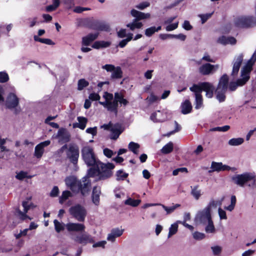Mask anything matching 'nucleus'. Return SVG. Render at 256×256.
Listing matches in <instances>:
<instances>
[{
    "label": "nucleus",
    "instance_id": "obj_36",
    "mask_svg": "<svg viewBox=\"0 0 256 256\" xmlns=\"http://www.w3.org/2000/svg\"><path fill=\"white\" fill-rule=\"evenodd\" d=\"M140 202L141 200H134L130 198H128L124 202V204L126 205H128L133 207H136L140 204Z\"/></svg>",
    "mask_w": 256,
    "mask_h": 256
},
{
    "label": "nucleus",
    "instance_id": "obj_22",
    "mask_svg": "<svg viewBox=\"0 0 256 256\" xmlns=\"http://www.w3.org/2000/svg\"><path fill=\"white\" fill-rule=\"evenodd\" d=\"M122 132L121 126L119 124H116L111 128L110 138L112 140H116Z\"/></svg>",
    "mask_w": 256,
    "mask_h": 256
},
{
    "label": "nucleus",
    "instance_id": "obj_14",
    "mask_svg": "<svg viewBox=\"0 0 256 256\" xmlns=\"http://www.w3.org/2000/svg\"><path fill=\"white\" fill-rule=\"evenodd\" d=\"M22 206L24 207V211L22 212L19 208H16V212L18 214V216L20 220H26V218L31 220L32 218L26 215V213L30 208V206L28 204V202L23 201L22 202Z\"/></svg>",
    "mask_w": 256,
    "mask_h": 256
},
{
    "label": "nucleus",
    "instance_id": "obj_2",
    "mask_svg": "<svg viewBox=\"0 0 256 256\" xmlns=\"http://www.w3.org/2000/svg\"><path fill=\"white\" fill-rule=\"evenodd\" d=\"M64 181L66 186L72 192H80L82 196H84L88 192L91 186L90 180L86 176L78 180L75 176H70L66 177Z\"/></svg>",
    "mask_w": 256,
    "mask_h": 256
},
{
    "label": "nucleus",
    "instance_id": "obj_53",
    "mask_svg": "<svg viewBox=\"0 0 256 256\" xmlns=\"http://www.w3.org/2000/svg\"><path fill=\"white\" fill-rule=\"evenodd\" d=\"M212 14L213 12L199 14L198 16L201 19L202 24H204V23H205L207 21V20L212 16Z\"/></svg>",
    "mask_w": 256,
    "mask_h": 256
},
{
    "label": "nucleus",
    "instance_id": "obj_7",
    "mask_svg": "<svg viewBox=\"0 0 256 256\" xmlns=\"http://www.w3.org/2000/svg\"><path fill=\"white\" fill-rule=\"evenodd\" d=\"M69 212L73 218L80 222H84L87 214L86 209L80 204L71 206Z\"/></svg>",
    "mask_w": 256,
    "mask_h": 256
},
{
    "label": "nucleus",
    "instance_id": "obj_52",
    "mask_svg": "<svg viewBox=\"0 0 256 256\" xmlns=\"http://www.w3.org/2000/svg\"><path fill=\"white\" fill-rule=\"evenodd\" d=\"M9 80L8 74L5 72H0V82L4 83L7 82Z\"/></svg>",
    "mask_w": 256,
    "mask_h": 256
},
{
    "label": "nucleus",
    "instance_id": "obj_42",
    "mask_svg": "<svg viewBox=\"0 0 256 256\" xmlns=\"http://www.w3.org/2000/svg\"><path fill=\"white\" fill-rule=\"evenodd\" d=\"M132 36H133L132 34L130 33L128 35V37L122 40L119 42L118 45V46L121 48H124L127 44L128 42H129L132 39Z\"/></svg>",
    "mask_w": 256,
    "mask_h": 256
},
{
    "label": "nucleus",
    "instance_id": "obj_47",
    "mask_svg": "<svg viewBox=\"0 0 256 256\" xmlns=\"http://www.w3.org/2000/svg\"><path fill=\"white\" fill-rule=\"evenodd\" d=\"M207 225L205 228V230L207 233H212L214 232L215 228L213 224V222L212 219L210 220V222H208Z\"/></svg>",
    "mask_w": 256,
    "mask_h": 256
},
{
    "label": "nucleus",
    "instance_id": "obj_54",
    "mask_svg": "<svg viewBox=\"0 0 256 256\" xmlns=\"http://www.w3.org/2000/svg\"><path fill=\"white\" fill-rule=\"evenodd\" d=\"M150 6V3L148 2H143L136 6V8L140 10H143L144 8L148 7Z\"/></svg>",
    "mask_w": 256,
    "mask_h": 256
},
{
    "label": "nucleus",
    "instance_id": "obj_44",
    "mask_svg": "<svg viewBox=\"0 0 256 256\" xmlns=\"http://www.w3.org/2000/svg\"><path fill=\"white\" fill-rule=\"evenodd\" d=\"M54 225L55 230L57 232H60L64 230V224L59 222L57 220H54Z\"/></svg>",
    "mask_w": 256,
    "mask_h": 256
},
{
    "label": "nucleus",
    "instance_id": "obj_6",
    "mask_svg": "<svg viewBox=\"0 0 256 256\" xmlns=\"http://www.w3.org/2000/svg\"><path fill=\"white\" fill-rule=\"evenodd\" d=\"M234 26L240 28H248L256 26V18L252 16H242L236 18Z\"/></svg>",
    "mask_w": 256,
    "mask_h": 256
},
{
    "label": "nucleus",
    "instance_id": "obj_35",
    "mask_svg": "<svg viewBox=\"0 0 256 256\" xmlns=\"http://www.w3.org/2000/svg\"><path fill=\"white\" fill-rule=\"evenodd\" d=\"M34 40L36 42H38L42 44L48 45H54L55 44L50 38H40L38 36L34 35Z\"/></svg>",
    "mask_w": 256,
    "mask_h": 256
},
{
    "label": "nucleus",
    "instance_id": "obj_21",
    "mask_svg": "<svg viewBox=\"0 0 256 256\" xmlns=\"http://www.w3.org/2000/svg\"><path fill=\"white\" fill-rule=\"evenodd\" d=\"M130 14L132 16L135 18L134 19L138 21L148 18L150 16L149 13H144L134 9L131 10Z\"/></svg>",
    "mask_w": 256,
    "mask_h": 256
},
{
    "label": "nucleus",
    "instance_id": "obj_50",
    "mask_svg": "<svg viewBox=\"0 0 256 256\" xmlns=\"http://www.w3.org/2000/svg\"><path fill=\"white\" fill-rule=\"evenodd\" d=\"M230 128V126H229L226 125L223 126H217L212 128L210 129V132H226Z\"/></svg>",
    "mask_w": 256,
    "mask_h": 256
},
{
    "label": "nucleus",
    "instance_id": "obj_59",
    "mask_svg": "<svg viewBox=\"0 0 256 256\" xmlns=\"http://www.w3.org/2000/svg\"><path fill=\"white\" fill-rule=\"evenodd\" d=\"M27 172L24 171H20L16 176V178L18 180H23L27 176Z\"/></svg>",
    "mask_w": 256,
    "mask_h": 256
},
{
    "label": "nucleus",
    "instance_id": "obj_49",
    "mask_svg": "<svg viewBox=\"0 0 256 256\" xmlns=\"http://www.w3.org/2000/svg\"><path fill=\"white\" fill-rule=\"evenodd\" d=\"M106 95L108 96V98L112 99V94L106 92H105V94L104 96V97L106 98V100L104 102H99V103L100 104L103 106L104 108H107L109 101L108 100V98L106 97Z\"/></svg>",
    "mask_w": 256,
    "mask_h": 256
},
{
    "label": "nucleus",
    "instance_id": "obj_12",
    "mask_svg": "<svg viewBox=\"0 0 256 256\" xmlns=\"http://www.w3.org/2000/svg\"><path fill=\"white\" fill-rule=\"evenodd\" d=\"M218 64H212L210 63H206L202 64L198 68L199 72L203 76L212 74L219 68Z\"/></svg>",
    "mask_w": 256,
    "mask_h": 256
},
{
    "label": "nucleus",
    "instance_id": "obj_9",
    "mask_svg": "<svg viewBox=\"0 0 256 256\" xmlns=\"http://www.w3.org/2000/svg\"><path fill=\"white\" fill-rule=\"evenodd\" d=\"M66 158L74 165H76L80 156L78 147L76 144H70L66 152Z\"/></svg>",
    "mask_w": 256,
    "mask_h": 256
},
{
    "label": "nucleus",
    "instance_id": "obj_23",
    "mask_svg": "<svg viewBox=\"0 0 256 256\" xmlns=\"http://www.w3.org/2000/svg\"><path fill=\"white\" fill-rule=\"evenodd\" d=\"M99 34L98 32H96L94 34H89L86 36H84L82 38V45L88 46L90 44L91 42L96 40Z\"/></svg>",
    "mask_w": 256,
    "mask_h": 256
},
{
    "label": "nucleus",
    "instance_id": "obj_1",
    "mask_svg": "<svg viewBox=\"0 0 256 256\" xmlns=\"http://www.w3.org/2000/svg\"><path fill=\"white\" fill-rule=\"evenodd\" d=\"M114 166L112 163L104 164L100 162L94 168H90L88 170L87 176L92 178L96 176V182L105 180L112 176V170Z\"/></svg>",
    "mask_w": 256,
    "mask_h": 256
},
{
    "label": "nucleus",
    "instance_id": "obj_55",
    "mask_svg": "<svg viewBox=\"0 0 256 256\" xmlns=\"http://www.w3.org/2000/svg\"><path fill=\"white\" fill-rule=\"evenodd\" d=\"M193 238L196 240H201L205 238V234L198 232H195L193 234Z\"/></svg>",
    "mask_w": 256,
    "mask_h": 256
},
{
    "label": "nucleus",
    "instance_id": "obj_46",
    "mask_svg": "<svg viewBox=\"0 0 256 256\" xmlns=\"http://www.w3.org/2000/svg\"><path fill=\"white\" fill-rule=\"evenodd\" d=\"M160 206H161L163 208L166 212L167 214H170L176 208L180 206V204H176L175 205L170 207L166 206L162 204H160Z\"/></svg>",
    "mask_w": 256,
    "mask_h": 256
},
{
    "label": "nucleus",
    "instance_id": "obj_60",
    "mask_svg": "<svg viewBox=\"0 0 256 256\" xmlns=\"http://www.w3.org/2000/svg\"><path fill=\"white\" fill-rule=\"evenodd\" d=\"M178 22H176L172 24H170L166 27V30L168 32L176 30L178 27Z\"/></svg>",
    "mask_w": 256,
    "mask_h": 256
},
{
    "label": "nucleus",
    "instance_id": "obj_30",
    "mask_svg": "<svg viewBox=\"0 0 256 256\" xmlns=\"http://www.w3.org/2000/svg\"><path fill=\"white\" fill-rule=\"evenodd\" d=\"M162 112L158 110L153 112L150 116V120L154 122H162L165 120V118H158V115H163Z\"/></svg>",
    "mask_w": 256,
    "mask_h": 256
},
{
    "label": "nucleus",
    "instance_id": "obj_37",
    "mask_svg": "<svg viewBox=\"0 0 256 256\" xmlns=\"http://www.w3.org/2000/svg\"><path fill=\"white\" fill-rule=\"evenodd\" d=\"M77 120L78 122V123L76 124L77 127L81 130H84L88 122L87 118L83 116H78Z\"/></svg>",
    "mask_w": 256,
    "mask_h": 256
},
{
    "label": "nucleus",
    "instance_id": "obj_13",
    "mask_svg": "<svg viewBox=\"0 0 256 256\" xmlns=\"http://www.w3.org/2000/svg\"><path fill=\"white\" fill-rule=\"evenodd\" d=\"M244 56L242 54L236 56L232 62V70L231 72V76L234 78L237 76L240 70V68L243 61Z\"/></svg>",
    "mask_w": 256,
    "mask_h": 256
},
{
    "label": "nucleus",
    "instance_id": "obj_43",
    "mask_svg": "<svg viewBox=\"0 0 256 256\" xmlns=\"http://www.w3.org/2000/svg\"><path fill=\"white\" fill-rule=\"evenodd\" d=\"M178 222L171 225L169 228V232L168 234V238H170L172 236L176 234L178 231Z\"/></svg>",
    "mask_w": 256,
    "mask_h": 256
},
{
    "label": "nucleus",
    "instance_id": "obj_18",
    "mask_svg": "<svg viewBox=\"0 0 256 256\" xmlns=\"http://www.w3.org/2000/svg\"><path fill=\"white\" fill-rule=\"evenodd\" d=\"M68 232H82L84 230L85 226L82 224L69 222L66 224Z\"/></svg>",
    "mask_w": 256,
    "mask_h": 256
},
{
    "label": "nucleus",
    "instance_id": "obj_24",
    "mask_svg": "<svg viewBox=\"0 0 256 256\" xmlns=\"http://www.w3.org/2000/svg\"><path fill=\"white\" fill-rule=\"evenodd\" d=\"M57 136L66 142H68L70 140V134L64 128L59 129L58 132Z\"/></svg>",
    "mask_w": 256,
    "mask_h": 256
},
{
    "label": "nucleus",
    "instance_id": "obj_5",
    "mask_svg": "<svg viewBox=\"0 0 256 256\" xmlns=\"http://www.w3.org/2000/svg\"><path fill=\"white\" fill-rule=\"evenodd\" d=\"M190 90L192 92H200V94L202 91L206 92V96L208 98H212L214 95L215 88L213 84L208 82H202L198 84H194Z\"/></svg>",
    "mask_w": 256,
    "mask_h": 256
},
{
    "label": "nucleus",
    "instance_id": "obj_45",
    "mask_svg": "<svg viewBox=\"0 0 256 256\" xmlns=\"http://www.w3.org/2000/svg\"><path fill=\"white\" fill-rule=\"evenodd\" d=\"M116 176L117 180H124L128 176V174L124 172L122 170H120L116 172Z\"/></svg>",
    "mask_w": 256,
    "mask_h": 256
},
{
    "label": "nucleus",
    "instance_id": "obj_19",
    "mask_svg": "<svg viewBox=\"0 0 256 256\" xmlns=\"http://www.w3.org/2000/svg\"><path fill=\"white\" fill-rule=\"evenodd\" d=\"M210 168L212 170L208 171L209 172H220L224 170H230V166L227 165H224L222 162H212L211 164Z\"/></svg>",
    "mask_w": 256,
    "mask_h": 256
},
{
    "label": "nucleus",
    "instance_id": "obj_31",
    "mask_svg": "<svg viewBox=\"0 0 256 256\" xmlns=\"http://www.w3.org/2000/svg\"><path fill=\"white\" fill-rule=\"evenodd\" d=\"M174 149V144L172 142H170L164 145L160 150L162 154H166L170 153Z\"/></svg>",
    "mask_w": 256,
    "mask_h": 256
},
{
    "label": "nucleus",
    "instance_id": "obj_27",
    "mask_svg": "<svg viewBox=\"0 0 256 256\" xmlns=\"http://www.w3.org/2000/svg\"><path fill=\"white\" fill-rule=\"evenodd\" d=\"M195 96V108L199 109L202 105V98L200 92H194Z\"/></svg>",
    "mask_w": 256,
    "mask_h": 256
},
{
    "label": "nucleus",
    "instance_id": "obj_3",
    "mask_svg": "<svg viewBox=\"0 0 256 256\" xmlns=\"http://www.w3.org/2000/svg\"><path fill=\"white\" fill-rule=\"evenodd\" d=\"M252 69V64L249 62L241 70L240 78L238 79L236 82L230 84L229 89L231 91L235 90L238 86L245 84L250 78V74Z\"/></svg>",
    "mask_w": 256,
    "mask_h": 256
},
{
    "label": "nucleus",
    "instance_id": "obj_11",
    "mask_svg": "<svg viewBox=\"0 0 256 256\" xmlns=\"http://www.w3.org/2000/svg\"><path fill=\"white\" fill-rule=\"evenodd\" d=\"M252 178L251 172H246L242 174L234 176L232 178V180L236 185L240 187H244L246 184L250 182Z\"/></svg>",
    "mask_w": 256,
    "mask_h": 256
},
{
    "label": "nucleus",
    "instance_id": "obj_41",
    "mask_svg": "<svg viewBox=\"0 0 256 256\" xmlns=\"http://www.w3.org/2000/svg\"><path fill=\"white\" fill-rule=\"evenodd\" d=\"M44 152V149L42 148L39 144H37L34 148V156L37 158H40Z\"/></svg>",
    "mask_w": 256,
    "mask_h": 256
},
{
    "label": "nucleus",
    "instance_id": "obj_34",
    "mask_svg": "<svg viewBox=\"0 0 256 256\" xmlns=\"http://www.w3.org/2000/svg\"><path fill=\"white\" fill-rule=\"evenodd\" d=\"M118 107V103H117L116 100H113L112 102L109 101L107 109L108 110L114 112L115 114H117Z\"/></svg>",
    "mask_w": 256,
    "mask_h": 256
},
{
    "label": "nucleus",
    "instance_id": "obj_26",
    "mask_svg": "<svg viewBox=\"0 0 256 256\" xmlns=\"http://www.w3.org/2000/svg\"><path fill=\"white\" fill-rule=\"evenodd\" d=\"M110 42L104 40L96 41L92 45V48L96 49H100V48H106L110 46Z\"/></svg>",
    "mask_w": 256,
    "mask_h": 256
},
{
    "label": "nucleus",
    "instance_id": "obj_28",
    "mask_svg": "<svg viewBox=\"0 0 256 256\" xmlns=\"http://www.w3.org/2000/svg\"><path fill=\"white\" fill-rule=\"evenodd\" d=\"M143 24L141 22H138V20L134 19L132 22L128 23L126 24V26L131 30H134L135 29H140L141 28Z\"/></svg>",
    "mask_w": 256,
    "mask_h": 256
},
{
    "label": "nucleus",
    "instance_id": "obj_58",
    "mask_svg": "<svg viewBox=\"0 0 256 256\" xmlns=\"http://www.w3.org/2000/svg\"><path fill=\"white\" fill-rule=\"evenodd\" d=\"M59 192L58 188L57 186H54L50 192V196L52 198L56 197L58 196Z\"/></svg>",
    "mask_w": 256,
    "mask_h": 256
},
{
    "label": "nucleus",
    "instance_id": "obj_4",
    "mask_svg": "<svg viewBox=\"0 0 256 256\" xmlns=\"http://www.w3.org/2000/svg\"><path fill=\"white\" fill-rule=\"evenodd\" d=\"M82 156L85 164L88 166L94 168L98 164L100 161L96 157L93 148L90 146H84L81 150Z\"/></svg>",
    "mask_w": 256,
    "mask_h": 256
},
{
    "label": "nucleus",
    "instance_id": "obj_33",
    "mask_svg": "<svg viewBox=\"0 0 256 256\" xmlns=\"http://www.w3.org/2000/svg\"><path fill=\"white\" fill-rule=\"evenodd\" d=\"M228 77L226 74H223L220 78L218 86L228 88Z\"/></svg>",
    "mask_w": 256,
    "mask_h": 256
},
{
    "label": "nucleus",
    "instance_id": "obj_15",
    "mask_svg": "<svg viewBox=\"0 0 256 256\" xmlns=\"http://www.w3.org/2000/svg\"><path fill=\"white\" fill-rule=\"evenodd\" d=\"M90 28L96 30L106 31L110 30L109 26L104 22L93 20L90 24Z\"/></svg>",
    "mask_w": 256,
    "mask_h": 256
},
{
    "label": "nucleus",
    "instance_id": "obj_57",
    "mask_svg": "<svg viewBox=\"0 0 256 256\" xmlns=\"http://www.w3.org/2000/svg\"><path fill=\"white\" fill-rule=\"evenodd\" d=\"M175 128L174 130L168 133L167 136H170L171 134L180 131L182 129L181 126L176 121H174Z\"/></svg>",
    "mask_w": 256,
    "mask_h": 256
},
{
    "label": "nucleus",
    "instance_id": "obj_32",
    "mask_svg": "<svg viewBox=\"0 0 256 256\" xmlns=\"http://www.w3.org/2000/svg\"><path fill=\"white\" fill-rule=\"evenodd\" d=\"M129 150L132 152L134 154H139V148L140 145L136 142H131L128 145Z\"/></svg>",
    "mask_w": 256,
    "mask_h": 256
},
{
    "label": "nucleus",
    "instance_id": "obj_20",
    "mask_svg": "<svg viewBox=\"0 0 256 256\" xmlns=\"http://www.w3.org/2000/svg\"><path fill=\"white\" fill-rule=\"evenodd\" d=\"M227 90V88L217 86L215 90V94H216V98L220 102H223L225 100V94Z\"/></svg>",
    "mask_w": 256,
    "mask_h": 256
},
{
    "label": "nucleus",
    "instance_id": "obj_64",
    "mask_svg": "<svg viewBox=\"0 0 256 256\" xmlns=\"http://www.w3.org/2000/svg\"><path fill=\"white\" fill-rule=\"evenodd\" d=\"M88 98L90 100L92 101L98 100L100 97L98 94L92 92L90 94Z\"/></svg>",
    "mask_w": 256,
    "mask_h": 256
},
{
    "label": "nucleus",
    "instance_id": "obj_63",
    "mask_svg": "<svg viewBox=\"0 0 256 256\" xmlns=\"http://www.w3.org/2000/svg\"><path fill=\"white\" fill-rule=\"evenodd\" d=\"M63 2L68 9L71 8L74 5V0H63Z\"/></svg>",
    "mask_w": 256,
    "mask_h": 256
},
{
    "label": "nucleus",
    "instance_id": "obj_10",
    "mask_svg": "<svg viewBox=\"0 0 256 256\" xmlns=\"http://www.w3.org/2000/svg\"><path fill=\"white\" fill-rule=\"evenodd\" d=\"M71 238L74 242L83 246H86L88 244H93L94 242V237L87 233L80 234H72Z\"/></svg>",
    "mask_w": 256,
    "mask_h": 256
},
{
    "label": "nucleus",
    "instance_id": "obj_56",
    "mask_svg": "<svg viewBox=\"0 0 256 256\" xmlns=\"http://www.w3.org/2000/svg\"><path fill=\"white\" fill-rule=\"evenodd\" d=\"M156 32L155 26H151L149 28H146L145 30V34L148 37L151 36L153 34Z\"/></svg>",
    "mask_w": 256,
    "mask_h": 256
},
{
    "label": "nucleus",
    "instance_id": "obj_39",
    "mask_svg": "<svg viewBox=\"0 0 256 256\" xmlns=\"http://www.w3.org/2000/svg\"><path fill=\"white\" fill-rule=\"evenodd\" d=\"M72 196V193L68 190H64L62 192V196L59 198V202L62 204L68 198Z\"/></svg>",
    "mask_w": 256,
    "mask_h": 256
},
{
    "label": "nucleus",
    "instance_id": "obj_51",
    "mask_svg": "<svg viewBox=\"0 0 256 256\" xmlns=\"http://www.w3.org/2000/svg\"><path fill=\"white\" fill-rule=\"evenodd\" d=\"M198 186H194L192 190L191 194L196 199L198 200L200 195L201 192L200 190H198Z\"/></svg>",
    "mask_w": 256,
    "mask_h": 256
},
{
    "label": "nucleus",
    "instance_id": "obj_8",
    "mask_svg": "<svg viewBox=\"0 0 256 256\" xmlns=\"http://www.w3.org/2000/svg\"><path fill=\"white\" fill-rule=\"evenodd\" d=\"M211 219V214L210 212L209 211L208 206L199 210L196 214L194 221L196 225H206L208 222H210Z\"/></svg>",
    "mask_w": 256,
    "mask_h": 256
},
{
    "label": "nucleus",
    "instance_id": "obj_29",
    "mask_svg": "<svg viewBox=\"0 0 256 256\" xmlns=\"http://www.w3.org/2000/svg\"><path fill=\"white\" fill-rule=\"evenodd\" d=\"M122 77V71L120 66L116 67L115 69L112 72L111 78L120 79Z\"/></svg>",
    "mask_w": 256,
    "mask_h": 256
},
{
    "label": "nucleus",
    "instance_id": "obj_17",
    "mask_svg": "<svg viewBox=\"0 0 256 256\" xmlns=\"http://www.w3.org/2000/svg\"><path fill=\"white\" fill-rule=\"evenodd\" d=\"M124 229L114 228L112 229L110 232L108 234L106 240L112 242H115L116 238L120 236L124 233Z\"/></svg>",
    "mask_w": 256,
    "mask_h": 256
},
{
    "label": "nucleus",
    "instance_id": "obj_48",
    "mask_svg": "<svg viewBox=\"0 0 256 256\" xmlns=\"http://www.w3.org/2000/svg\"><path fill=\"white\" fill-rule=\"evenodd\" d=\"M88 82L84 79H80L78 81V89L81 90L88 86Z\"/></svg>",
    "mask_w": 256,
    "mask_h": 256
},
{
    "label": "nucleus",
    "instance_id": "obj_40",
    "mask_svg": "<svg viewBox=\"0 0 256 256\" xmlns=\"http://www.w3.org/2000/svg\"><path fill=\"white\" fill-rule=\"evenodd\" d=\"M251 176L252 178L250 180V181L248 182L246 185L252 190L256 189V175L254 173L251 172Z\"/></svg>",
    "mask_w": 256,
    "mask_h": 256
},
{
    "label": "nucleus",
    "instance_id": "obj_61",
    "mask_svg": "<svg viewBox=\"0 0 256 256\" xmlns=\"http://www.w3.org/2000/svg\"><path fill=\"white\" fill-rule=\"evenodd\" d=\"M116 67L114 65L106 64L102 66V68L106 70L108 72H112Z\"/></svg>",
    "mask_w": 256,
    "mask_h": 256
},
{
    "label": "nucleus",
    "instance_id": "obj_38",
    "mask_svg": "<svg viewBox=\"0 0 256 256\" xmlns=\"http://www.w3.org/2000/svg\"><path fill=\"white\" fill-rule=\"evenodd\" d=\"M244 142V139L242 138H232L229 140L228 144L230 146H237L242 144Z\"/></svg>",
    "mask_w": 256,
    "mask_h": 256
},
{
    "label": "nucleus",
    "instance_id": "obj_16",
    "mask_svg": "<svg viewBox=\"0 0 256 256\" xmlns=\"http://www.w3.org/2000/svg\"><path fill=\"white\" fill-rule=\"evenodd\" d=\"M18 98L15 94L10 93L6 98V106L8 108H15L18 106Z\"/></svg>",
    "mask_w": 256,
    "mask_h": 256
},
{
    "label": "nucleus",
    "instance_id": "obj_25",
    "mask_svg": "<svg viewBox=\"0 0 256 256\" xmlns=\"http://www.w3.org/2000/svg\"><path fill=\"white\" fill-rule=\"evenodd\" d=\"M180 108L182 113L184 114H189L192 109L191 103L187 100L181 104Z\"/></svg>",
    "mask_w": 256,
    "mask_h": 256
},
{
    "label": "nucleus",
    "instance_id": "obj_62",
    "mask_svg": "<svg viewBox=\"0 0 256 256\" xmlns=\"http://www.w3.org/2000/svg\"><path fill=\"white\" fill-rule=\"evenodd\" d=\"M211 248L213 254L216 256L220 254L222 252V248L218 246H212Z\"/></svg>",
    "mask_w": 256,
    "mask_h": 256
}]
</instances>
